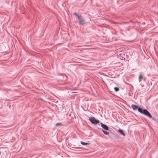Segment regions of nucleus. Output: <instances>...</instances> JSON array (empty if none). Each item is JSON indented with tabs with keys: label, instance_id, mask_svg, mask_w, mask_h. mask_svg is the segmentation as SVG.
<instances>
[{
	"label": "nucleus",
	"instance_id": "0eeeda50",
	"mask_svg": "<svg viewBox=\"0 0 158 158\" xmlns=\"http://www.w3.org/2000/svg\"><path fill=\"white\" fill-rule=\"evenodd\" d=\"M118 131L121 134H122V135H123V136H125V135L124 133L123 132L122 130H118Z\"/></svg>",
	"mask_w": 158,
	"mask_h": 158
},
{
	"label": "nucleus",
	"instance_id": "39448f33",
	"mask_svg": "<svg viewBox=\"0 0 158 158\" xmlns=\"http://www.w3.org/2000/svg\"><path fill=\"white\" fill-rule=\"evenodd\" d=\"M131 107L134 110H136L139 108L138 106L135 105H131Z\"/></svg>",
	"mask_w": 158,
	"mask_h": 158
},
{
	"label": "nucleus",
	"instance_id": "1a4fd4ad",
	"mask_svg": "<svg viewBox=\"0 0 158 158\" xmlns=\"http://www.w3.org/2000/svg\"><path fill=\"white\" fill-rule=\"evenodd\" d=\"M102 131L103 132V133L104 134H105V135H108L109 134V132H107L106 131H105L104 130H102Z\"/></svg>",
	"mask_w": 158,
	"mask_h": 158
},
{
	"label": "nucleus",
	"instance_id": "7ed1b4c3",
	"mask_svg": "<svg viewBox=\"0 0 158 158\" xmlns=\"http://www.w3.org/2000/svg\"><path fill=\"white\" fill-rule=\"evenodd\" d=\"M80 24H81L83 25H85V21L83 19V18L81 16H80Z\"/></svg>",
	"mask_w": 158,
	"mask_h": 158
},
{
	"label": "nucleus",
	"instance_id": "f8f14e48",
	"mask_svg": "<svg viewBox=\"0 0 158 158\" xmlns=\"http://www.w3.org/2000/svg\"><path fill=\"white\" fill-rule=\"evenodd\" d=\"M60 123H57L56 124V126H58L60 125Z\"/></svg>",
	"mask_w": 158,
	"mask_h": 158
},
{
	"label": "nucleus",
	"instance_id": "ddd939ff",
	"mask_svg": "<svg viewBox=\"0 0 158 158\" xmlns=\"http://www.w3.org/2000/svg\"><path fill=\"white\" fill-rule=\"evenodd\" d=\"M1 152H0V155L1 154Z\"/></svg>",
	"mask_w": 158,
	"mask_h": 158
},
{
	"label": "nucleus",
	"instance_id": "9d476101",
	"mask_svg": "<svg viewBox=\"0 0 158 158\" xmlns=\"http://www.w3.org/2000/svg\"><path fill=\"white\" fill-rule=\"evenodd\" d=\"M114 89L117 92L119 90V89L118 87H115L114 88Z\"/></svg>",
	"mask_w": 158,
	"mask_h": 158
},
{
	"label": "nucleus",
	"instance_id": "6e6552de",
	"mask_svg": "<svg viewBox=\"0 0 158 158\" xmlns=\"http://www.w3.org/2000/svg\"><path fill=\"white\" fill-rule=\"evenodd\" d=\"M81 143L83 145H88V144H89V143H85V142H83L82 141H81Z\"/></svg>",
	"mask_w": 158,
	"mask_h": 158
},
{
	"label": "nucleus",
	"instance_id": "f257e3e1",
	"mask_svg": "<svg viewBox=\"0 0 158 158\" xmlns=\"http://www.w3.org/2000/svg\"><path fill=\"white\" fill-rule=\"evenodd\" d=\"M138 111L140 113L147 115L150 118L152 117V116L150 113L146 110H143L142 109L139 108Z\"/></svg>",
	"mask_w": 158,
	"mask_h": 158
},
{
	"label": "nucleus",
	"instance_id": "423d86ee",
	"mask_svg": "<svg viewBox=\"0 0 158 158\" xmlns=\"http://www.w3.org/2000/svg\"><path fill=\"white\" fill-rule=\"evenodd\" d=\"M139 81H140L143 78V77L141 74H140L139 76Z\"/></svg>",
	"mask_w": 158,
	"mask_h": 158
},
{
	"label": "nucleus",
	"instance_id": "9b49d317",
	"mask_svg": "<svg viewBox=\"0 0 158 158\" xmlns=\"http://www.w3.org/2000/svg\"><path fill=\"white\" fill-rule=\"evenodd\" d=\"M74 14L78 18V19H79V15L77 14L76 13H74Z\"/></svg>",
	"mask_w": 158,
	"mask_h": 158
},
{
	"label": "nucleus",
	"instance_id": "20e7f679",
	"mask_svg": "<svg viewBox=\"0 0 158 158\" xmlns=\"http://www.w3.org/2000/svg\"><path fill=\"white\" fill-rule=\"evenodd\" d=\"M101 127L105 130H108V127L106 125L103 124L102 123H101Z\"/></svg>",
	"mask_w": 158,
	"mask_h": 158
},
{
	"label": "nucleus",
	"instance_id": "f03ea898",
	"mask_svg": "<svg viewBox=\"0 0 158 158\" xmlns=\"http://www.w3.org/2000/svg\"><path fill=\"white\" fill-rule=\"evenodd\" d=\"M89 120L92 123L94 124H97L99 123V121L98 120L96 119L94 117H91L89 118Z\"/></svg>",
	"mask_w": 158,
	"mask_h": 158
}]
</instances>
